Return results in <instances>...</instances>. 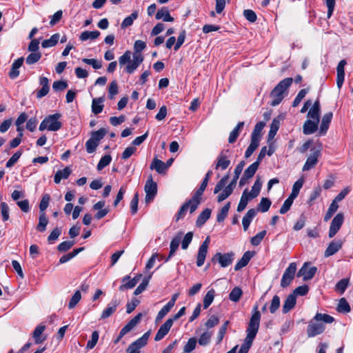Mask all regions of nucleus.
Segmentation results:
<instances>
[{"label":"nucleus","mask_w":353,"mask_h":353,"mask_svg":"<svg viewBox=\"0 0 353 353\" xmlns=\"http://www.w3.org/2000/svg\"><path fill=\"white\" fill-rule=\"evenodd\" d=\"M293 82L292 78H285L281 81L270 92L268 103L272 107L280 104L288 94V89Z\"/></svg>","instance_id":"f03ea898"},{"label":"nucleus","mask_w":353,"mask_h":353,"mask_svg":"<svg viewBox=\"0 0 353 353\" xmlns=\"http://www.w3.org/2000/svg\"><path fill=\"white\" fill-rule=\"evenodd\" d=\"M332 113L331 112L326 113L322 119L321 123L319 128V133L322 135L325 134L329 128V125L332 119Z\"/></svg>","instance_id":"4be33fe9"},{"label":"nucleus","mask_w":353,"mask_h":353,"mask_svg":"<svg viewBox=\"0 0 353 353\" xmlns=\"http://www.w3.org/2000/svg\"><path fill=\"white\" fill-rule=\"evenodd\" d=\"M107 133V130L104 128H101L97 131H94L91 133V139L99 143Z\"/></svg>","instance_id":"de8ad7c7"},{"label":"nucleus","mask_w":353,"mask_h":353,"mask_svg":"<svg viewBox=\"0 0 353 353\" xmlns=\"http://www.w3.org/2000/svg\"><path fill=\"white\" fill-rule=\"evenodd\" d=\"M141 276H142V275L139 274V275L135 276L134 278H133L132 279L128 281V282H127V281L130 279V276H126L123 277L122 279V282L123 283V284H122L119 287V290L123 291L125 289L133 288L137 285V283L139 281Z\"/></svg>","instance_id":"a211bd4d"},{"label":"nucleus","mask_w":353,"mask_h":353,"mask_svg":"<svg viewBox=\"0 0 353 353\" xmlns=\"http://www.w3.org/2000/svg\"><path fill=\"white\" fill-rule=\"evenodd\" d=\"M234 185L233 183H229L223 190V191L218 196V202H222L226 199L233 192Z\"/></svg>","instance_id":"72a5a7b5"},{"label":"nucleus","mask_w":353,"mask_h":353,"mask_svg":"<svg viewBox=\"0 0 353 353\" xmlns=\"http://www.w3.org/2000/svg\"><path fill=\"white\" fill-rule=\"evenodd\" d=\"M81 299V292L79 290H77L69 301V303H68L69 309L74 308L77 305V304L80 301Z\"/></svg>","instance_id":"864d4df0"},{"label":"nucleus","mask_w":353,"mask_h":353,"mask_svg":"<svg viewBox=\"0 0 353 353\" xmlns=\"http://www.w3.org/2000/svg\"><path fill=\"white\" fill-rule=\"evenodd\" d=\"M349 280L347 279H343L336 283L335 290L341 293H343L347 288Z\"/></svg>","instance_id":"e2e57ef3"},{"label":"nucleus","mask_w":353,"mask_h":353,"mask_svg":"<svg viewBox=\"0 0 353 353\" xmlns=\"http://www.w3.org/2000/svg\"><path fill=\"white\" fill-rule=\"evenodd\" d=\"M344 221V216L342 213H338L332 219L329 230L328 236L334 237L340 230Z\"/></svg>","instance_id":"9b49d317"},{"label":"nucleus","mask_w":353,"mask_h":353,"mask_svg":"<svg viewBox=\"0 0 353 353\" xmlns=\"http://www.w3.org/2000/svg\"><path fill=\"white\" fill-rule=\"evenodd\" d=\"M256 214V210L255 209H250L246 214L244 215L242 219V224L243 230L246 231L252 222V219Z\"/></svg>","instance_id":"393cba45"},{"label":"nucleus","mask_w":353,"mask_h":353,"mask_svg":"<svg viewBox=\"0 0 353 353\" xmlns=\"http://www.w3.org/2000/svg\"><path fill=\"white\" fill-rule=\"evenodd\" d=\"M307 93V90L306 89H302L301 90L299 93L297 94L296 97H295L292 106L295 108L298 107V105L300 104L303 99L305 97L306 94Z\"/></svg>","instance_id":"13d9d810"},{"label":"nucleus","mask_w":353,"mask_h":353,"mask_svg":"<svg viewBox=\"0 0 353 353\" xmlns=\"http://www.w3.org/2000/svg\"><path fill=\"white\" fill-rule=\"evenodd\" d=\"M151 276L152 275L150 274L148 277L144 278L142 283L135 289L134 292V295L140 294L146 289Z\"/></svg>","instance_id":"3c124183"},{"label":"nucleus","mask_w":353,"mask_h":353,"mask_svg":"<svg viewBox=\"0 0 353 353\" xmlns=\"http://www.w3.org/2000/svg\"><path fill=\"white\" fill-rule=\"evenodd\" d=\"M312 153L307 157L303 167V171H307L314 168L317 162L318 158L320 156V150L316 149H312Z\"/></svg>","instance_id":"4468645a"},{"label":"nucleus","mask_w":353,"mask_h":353,"mask_svg":"<svg viewBox=\"0 0 353 353\" xmlns=\"http://www.w3.org/2000/svg\"><path fill=\"white\" fill-rule=\"evenodd\" d=\"M196 345V339L194 337L189 339L187 343L183 347V351L185 352H190L194 350Z\"/></svg>","instance_id":"0e129e2a"},{"label":"nucleus","mask_w":353,"mask_h":353,"mask_svg":"<svg viewBox=\"0 0 353 353\" xmlns=\"http://www.w3.org/2000/svg\"><path fill=\"white\" fill-rule=\"evenodd\" d=\"M158 20L162 19L163 21L172 22L174 18L170 16L168 9L166 7H163L159 10L155 16Z\"/></svg>","instance_id":"bb28decb"},{"label":"nucleus","mask_w":353,"mask_h":353,"mask_svg":"<svg viewBox=\"0 0 353 353\" xmlns=\"http://www.w3.org/2000/svg\"><path fill=\"white\" fill-rule=\"evenodd\" d=\"M138 17V11H134L130 16L124 19L121 23V28H126L132 25L134 21Z\"/></svg>","instance_id":"58836bf2"},{"label":"nucleus","mask_w":353,"mask_h":353,"mask_svg":"<svg viewBox=\"0 0 353 353\" xmlns=\"http://www.w3.org/2000/svg\"><path fill=\"white\" fill-rule=\"evenodd\" d=\"M99 340V333L97 331H94L92 333L91 339L89 340L86 345V348L88 350L92 349L97 345Z\"/></svg>","instance_id":"052dcab7"},{"label":"nucleus","mask_w":353,"mask_h":353,"mask_svg":"<svg viewBox=\"0 0 353 353\" xmlns=\"http://www.w3.org/2000/svg\"><path fill=\"white\" fill-rule=\"evenodd\" d=\"M111 161H112V157L110 155H109V154L105 155L100 159V161L97 165V170H103L105 167H106L107 165H108L110 163Z\"/></svg>","instance_id":"bf43d9fd"},{"label":"nucleus","mask_w":353,"mask_h":353,"mask_svg":"<svg viewBox=\"0 0 353 353\" xmlns=\"http://www.w3.org/2000/svg\"><path fill=\"white\" fill-rule=\"evenodd\" d=\"M209 243L210 237L208 236L199 248L196 259V265L198 267H201L204 264L205 259L208 253Z\"/></svg>","instance_id":"ddd939ff"},{"label":"nucleus","mask_w":353,"mask_h":353,"mask_svg":"<svg viewBox=\"0 0 353 353\" xmlns=\"http://www.w3.org/2000/svg\"><path fill=\"white\" fill-rule=\"evenodd\" d=\"M294 199H295L294 197H291V196H289L288 198L284 201L281 208H280L279 212L281 214H285L290 210Z\"/></svg>","instance_id":"6e6d98bb"},{"label":"nucleus","mask_w":353,"mask_h":353,"mask_svg":"<svg viewBox=\"0 0 353 353\" xmlns=\"http://www.w3.org/2000/svg\"><path fill=\"white\" fill-rule=\"evenodd\" d=\"M61 117L59 113H55L50 115L43 119L39 125V130H48L50 131H57L61 128V123L59 121Z\"/></svg>","instance_id":"423d86ee"},{"label":"nucleus","mask_w":353,"mask_h":353,"mask_svg":"<svg viewBox=\"0 0 353 353\" xmlns=\"http://www.w3.org/2000/svg\"><path fill=\"white\" fill-rule=\"evenodd\" d=\"M317 271L315 266L310 267L308 263H305L299 270L297 276H302L304 281L310 280L313 278Z\"/></svg>","instance_id":"f8f14e48"},{"label":"nucleus","mask_w":353,"mask_h":353,"mask_svg":"<svg viewBox=\"0 0 353 353\" xmlns=\"http://www.w3.org/2000/svg\"><path fill=\"white\" fill-rule=\"evenodd\" d=\"M234 252H228L222 254L216 253L212 258V263H219L221 268H226L231 265L234 261Z\"/></svg>","instance_id":"6e6552de"},{"label":"nucleus","mask_w":353,"mask_h":353,"mask_svg":"<svg viewBox=\"0 0 353 353\" xmlns=\"http://www.w3.org/2000/svg\"><path fill=\"white\" fill-rule=\"evenodd\" d=\"M230 164V161L227 159L225 157L221 156L219 158L216 169L221 168V170H225Z\"/></svg>","instance_id":"338daca9"},{"label":"nucleus","mask_w":353,"mask_h":353,"mask_svg":"<svg viewBox=\"0 0 353 353\" xmlns=\"http://www.w3.org/2000/svg\"><path fill=\"white\" fill-rule=\"evenodd\" d=\"M319 112H308L307 120L303 126V132L305 135L314 133L317 129L320 121Z\"/></svg>","instance_id":"39448f33"},{"label":"nucleus","mask_w":353,"mask_h":353,"mask_svg":"<svg viewBox=\"0 0 353 353\" xmlns=\"http://www.w3.org/2000/svg\"><path fill=\"white\" fill-rule=\"evenodd\" d=\"M265 234H266L265 230H263V231L259 232L254 236L251 238V240H250L251 243L255 246L259 245L261 243V241L263 240V239L264 238V236H265Z\"/></svg>","instance_id":"680f3d73"},{"label":"nucleus","mask_w":353,"mask_h":353,"mask_svg":"<svg viewBox=\"0 0 353 353\" xmlns=\"http://www.w3.org/2000/svg\"><path fill=\"white\" fill-rule=\"evenodd\" d=\"M212 333L210 331H205L204 332L199 339V343L200 345H207L210 341V339L212 337Z\"/></svg>","instance_id":"8fccbe9b"},{"label":"nucleus","mask_w":353,"mask_h":353,"mask_svg":"<svg viewBox=\"0 0 353 353\" xmlns=\"http://www.w3.org/2000/svg\"><path fill=\"white\" fill-rule=\"evenodd\" d=\"M72 172V170L69 167L65 168L63 170H58L54 177L55 183L59 184L61 179H65L69 177Z\"/></svg>","instance_id":"cd10ccee"},{"label":"nucleus","mask_w":353,"mask_h":353,"mask_svg":"<svg viewBox=\"0 0 353 353\" xmlns=\"http://www.w3.org/2000/svg\"><path fill=\"white\" fill-rule=\"evenodd\" d=\"M39 83L41 88L37 90V98H42L48 93L50 90L48 79L45 77H40Z\"/></svg>","instance_id":"aec40b11"},{"label":"nucleus","mask_w":353,"mask_h":353,"mask_svg":"<svg viewBox=\"0 0 353 353\" xmlns=\"http://www.w3.org/2000/svg\"><path fill=\"white\" fill-rule=\"evenodd\" d=\"M150 168L155 170L159 174H163L168 169V165L162 161L154 158L150 164Z\"/></svg>","instance_id":"5701e85b"},{"label":"nucleus","mask_w":353,"mask_h":353,"mask_svg":"<svg viewBox=\"0 0 353 353\" xmlns=\"http://www.w3.org/2000/svg\"><path fill=\"white\" fill-rule=\"evenodd\" d=\"M215 292L213 289L210 290L203 298V307L207 309L211 303L213 302L214 299Z\"/></svg>","instance_id":"a19ab883"},{"label":"nucleus","mask_w":353,"mask_h":353,"mask_svg":"<svg viewBox=\"0 0 353 353\" xmlns=\"http://www.w3.org/2000/svg\"><path fill=\"white\" fill-rule=\"evenodd\" d=\"M173 323L171 319H167L166 321L160 327L155 337L154 341H161L170 331Z\"/></svg>","instance_id":"2eb2a0df"},{"label":"nucleus","mask_w":353,"mask_h":353,"mask_svg":"<svg viewBox=\"0 0 353 353\" xmlns=\"http://www.w3.org/2000/svg\"><path fill=\"white\" fill-rule=\"evenodd\" d=\"M50 195L48 194H46L43 196L41 201L39 204V210H40V214L41 212H44V211L48 208L50 201Z\"/></svg>","instance_id":"774afa93"},{"label":"nucleus","mask_w":353,"mask_h":353,"mask_svg":"<svg viewBox=\"0 0 353 353\" xmlns=\"http://www.w3.org/2000/svg\"><path fill=\"white\" fill-rule=\"evenodd\" d=\"M280 307V298L277 295H274L272 298V300L271 301L270 307V311L272 314L275 313V312Z\"/></svg>","instance_id":"69168bd1"},{"label":"nucleus","mask_w":353,"mask_h":353,"mask_svg":"<svg viewBox=\"0 0 353 353\" xmlns=\"http://www.w3.org/2000/svg\"><path fill=\"white\" fill-rule=\"evenodd\" d=\"M337 310L339 312H349L350 311V306L347 302L345 299L342 298L340 299L337 306Z\"/></svg>","instance_id":"4d7b16f0"},{"label":"nucleus","mask_w":353,"mask_h":353,"mask_svg":"<svg viewBox=\"0 0 353 353\" xmlns=\"http://www.w3.org/2000/svg\"><path fill=\"white\" fill-rule=\"evenodd\" d=\"M150 334V331L145 332L141 337L134 341L128 347L134 350L139 351L141 347H144L147 344Z\"/></svg>","instance_id":"f3484780"},{"label":"nucleus","mask_w":353,"mask_h":353,"mask_svg":"<svg viewBox=\"0 0 353 353\" xmlns=\"http://www.w3.org/2000/svg\"><path fill=\"white\" fill-rule=\"evenodd\" d=\"M250 199L251 198L248 192V190L245 189L241 195L239 203L237 207V211L242 212L244 210L248 205L249 199Z\"/></svg>","instance_id":"7c9ffc66"},{"label":"nucleus","mask_w":353,"mask_h":353,"mask_svg":"<svg viewBox=\"0 0 353 353\" xmlns=\"http://www.w3.org/2000/svg\"><path fill=\"white\" fill-rule=\"evenodd\" d=\"M84 248H80L74 250L72 252H70L65 255L62 256L59 259L60 263H64L70 259H72L73 257H74L76 255H77L80 252H81Z\"/></svg>","instance_id":"c03bdc74"},{"label":"nucleus","mask_w":353,"mask_h":353,"mask_svg":"<svg viewBox=\"0 0 353 353\" xmlns=\"http://www.w3.org/2000/svg\"><path fill=\"white\" fill-rule=\"evenodd\" d=\"M183 236L182 232L178 233L171 241L170 242V251L168 258L165 259V261H168L174 254L176 250L178 249L179 244L181 241V238Z\"/></svg>","instance_id":"412c9836"},{"label":"nucleus","mask_w":353,"mask_h":353,"mask_svg":"<svg viewBox=\"0 0 353 353\" xmlns=\"http://www.w3.org/2000/svg\"><path fill=\"white\" fill-rule=\"evenodd\" d=\"M41 58V53L40 52H31L26 59V62L28 65H32L38 62Z\"/></svg>","instance_id":"37998d69"},{"label":"nucleus","mask_w":353,"mask_h":353,"mask_svg":"<svg viewBox=\"0 0 353 353\" xmlns=\"http://www.w3.org/2000/svg\"><path fill=\"white\" fill-rule=\"evenodd\" d=\"M260 319V312L258 310L257 306H255L254 308V312L250 320L249 325L246 330L247 336L245 339L244 343L239 351V353H248L258 332Z\"/></svg>","instance_id":"f257e3e1"},{"label":"nucleus","mask_w":353,"mask_h":353,"mask_svg":"<svg viewBox=\"0 0 353 353\" xmlns=\"http://www.w3.org/2000/svg\"><path fill=\"white\" fill-rule=\"evenodd\" d=\"M261 186L262 182L260 177L258 176L252 188L251 192L248 193L251 199H254L259 195Z\"/></svg>","instance_id":"c9c22d12"},{"label":"nucleus","mask_w":353,"mask_h":353,"mask_svg":"<svg viewBox=\"0 0 353 353\" xmlns=\"http://www.w3.org/2000/svg\"><path fill=\"white\" fill-rule=\"evenodd\" d=\"M320 104L319 100L307 99L301 110H319Z\"/></svg>","instance_id":"c756f323"},{"label":"nucleus","mask_w":353,"mask_h":353,"mask_svg":"<svg viewBox=\"0 0 353 353\" xmlns=\"http://www.w3.org/2000/svg\"><path fill=\"white\" fill-rule=\"evenodd\" d=\"M230 208V203L228 202L221 210V211L217 214L216 220L218 222L221 223L224 221L225 217L227 216L229 210Z\"/></svg>","instance_id":"a18cd8bd"},{"label":"nucleus","mask_w":353,"mask_h":353,"mask_svg":"<svg viewBox=\"0 0 353 353\" xmlns=\"http://www.w3.org/2000/svg\"><path fill=\"white\" fill-rule=\"evenodd\" d=\"M211 214V210L209 208L205 209L198 216L196 219V225L201 227L203 225L207 220L209 219Z\"/></svg>","instance_id":"2f4dec72"},{"label":"nucleus","mask_w":353,"mask_h":353,"mask_svg":"<svg viewBox=\"0 0 353 353\" xmlns=\"http://www.w3.org/2000/svg\"><path fill=\"white\" fill-rule=\"evenodd\" d=\"M46 329V326L43 325H38L34 331L33 332V338L35 340V343L37 344L41 343L43 341L46 340V337L42 336V334Z\"/></svg>","instance_id":"c85d7f7f"},{"label":"nucleus","mask_w":353,"mask_h":353,"mask_svg":"<svg viewBox=\"0 0 353 353\" xmlns=\"http://www.w3.org/2000/svg\"><path fill=\"white\" fill-rule=\"evenodd\" d=\"M245 165V162L243 161H241L235 168L234 169V176L232 179V181L230 182V183H233L234 186H236V181L239 179L243 167Z\"/></svg>","instance_id":"5fc2aeb1"},{"label":"nucleus","mask_w":353,"mask_h":353,"mask_svg":"<svg viewBox=\"0 0 353 353\" xmlns=\"http://www.w3.org/2000/svg\"><path fill=\"white\" fill-rule=\"evenodd\" d=\"M144 190L145 192V201L148 203H150L153 201L157 193V183L153 181L152 176L148 179L144 187Z\"/></svg>","instance_id":"1a4fd4ad"},{"label":"nucleus","mask_w":353,"mask_h":353,"mask_svg":"<svg viewBox=\"0 0 353 353\" xmlns=\"http://www.w3.org/2000/svg\"><path fill=\"white\" fill-rule=\"evenodd\" d=\"M303 183L304 180L303 179H299L294 183L292 192L290 195L291 197H294V199L297 197L300 190L303 187Z\"/></svg>","instance_id":"79ce46f5"},{"label":"nucleus","mask_w":353,"mask_h":353,"mask_svg":"<svg viewBox=\"0 0 353 353\" xmlns=\"http://www.w3.org/2000/svg\"><path fill=\"white\" fill-rule=\"evenodd\" d=\"M201 199L199 197H196L195 196H193L191 199H190L188 201L185 203L180 208L179 211L178 212L176 217V221H179L180 219L183 218L188 210H190V213H193L196 208H198L199 205L201 203Z\"/></svg>","instance_id":"0eeeda50"},{"label":"nucleus","mask_w":353,"mask_h":353,"mask_svg":"<svg viewBox=\"0 0 353 353\" xmlns=\"http://www.w3.org/2000/svg\"><path fill=\"white\" fill-rule=\"evenodd\" d=\"M111 305H109L103 311L101 316V319H105L108 318L116 311L117 307L118 305L117 301H113L111 303Z\"/></svg>","instance_id":"ea45409f"},{"label":"nucleus","mask_w":353,"mask_h":353,"mask_svg":"<svg viewBox=\"0 0 353 353\" xmlns=\"http://www.w3.org/2000/svg\"><path fill=\"white\" fill-rule=\"evenodd\" d=\"M254 253L253 252L247 251L245 252L241 259L236 263L234 266V270L239 271L243 267L246 266L250 259L253 257Z\"/></svg>","instance_id":"6ab92c4d"},{"label":"nucleus","mask_w":353,"mask_h":353,"mask_svg":"<svg viewBox=\"0 0 353 353\" xmlns=\"http://www.w3.org/2000/svg\"><path fill=\"white\" fill-rule=\"evenodd\" d=\"M143 61V56L139 53H134L132 60H131V52L129 50L125 52V53L119 58L120 66L128 63L125 68V71L128 74L133 73Z\"/></svg>","instance_id":"20e7f679"},{"label":"nucleus","mask_w":353,"mask_h":353,"mask_svg":"<svg viewBox=\"0 0 353 353\" xmlns=\"http://www.w3.org/2000/svg\"><path fill=\"white\" fill-rule=\"evenodd\" d=\"M271 204V201L269 199L263 197L259 204V210L265 212L270 209Z\"/></svg>","instance_id":"603ef678"},{"label":"nucleus","mask_w":353,"mask_h":353,"mask_svg":"<svg viewBox=\"0 0 353 353\" xmlns=\"http://www.w3.org/2000/svg\"><path fill=\"white\" fill-rule=\"evenodd\" d=\"M259 165V163L254 162L245 170L243 175L248 179H251L256 173Z\"/></svg>","instance_id":"49530a36"},{"label":"nucleus","mask_w":353,"mask_h":353,"mask_svg":"<svg viewBox=\"0 0 353 353\" xmlns=\"http://www.w3.org/2000/svg\"><path fill=\"white\" fill-rule=\"evenodd\" d=\"M60 35L59 33L52 34L50 39L44 40L41 43V46L43 48H50L54 46L59 39Z\"/></svg>","instance_id":"473e14b6"},{"label":"nucleus","mask_w":353,"mask_h":353,"mask_svg":"<svg viewBox=\"0 0 353 353\" xmlns=\"http://www.w3.org/2000/svg\"><path fill=\"white\" fill-rule=\"evenodd\" d=\"M343 242L341 240L332 241L328 245L327 249L325 251L324 256L329 257L334 255L342 248Z\"/></svg>","instance_id":"dca6fc26"},{"label":"nucleus","mask_w":353,"mask_h":353,"mask_svg":"<svg viewBox=\"0 0 353 353\" xmlns=\"http://www.w3.org/2000/svg\"><path fill=\"white\" fill-rule=\"evenodd\" d=\"M243 292L239 287H235L232 289L229 294V298L232 301L237 302L242 296Z\"/></svg>","instance_id":"09e8293b"},{"label":"nucleus","mask_w":353,"mask_h":353,"mask_svg":"<svg viewBox=\"0 0 353 353\" xmlns=\"http://www.w3.org/2000/svg\"><path fill=\"white\" fill-rule=\"evenodd\" d=\"M23 61H24L23 57H20L18 59H17L16 61H14V62L12 63L11 70L9 72V77L11 79H15L19 76V69L22 65Z\"/></svg>","instance_id":"a878e982"},{"label":"nucleus","mask_w":353,"mask_h":353,"mask_svg":"<svg viewBox=\"0 0 353 353\" xmlns=\"http://www.w3.org/2000/svg\"><path fill=\"white\" fill-rule=\"evenodd\" d=\"M296 298L295 297V294H289L283 305V312L284 314L288 313L290 310H291L296 305Z\"/></svg>","instance_id":"b1692460"},{"label":"nucleus","mask_w":353,"mask_h":353,"mask_svg":"<svg viewBox=\"0 0 353 353\" xmlns=\"http://www.w3.org/2000/svg\"><path fill=\"white\" fill-rule=\"evenodd\" d=\"M334 318L326 314L317 313L315 316L309 322L307 334L308 337H314L321 334L325 330V323H331Z\"/></svg>","instance_id":"7ed1b4c3"},{"label":"nucleus","mask_w":353,"mask_h":353,"mask_svg":"<svg viewBox=\"0 0 353 353\" xmlns=\"http://www.w3.org/2000/svg\"><path fill=\"white\" fill-rule=\"evenodd\" d=\"M48 223V219L45 212H41L39 218V223L37 226V230L41 232H44Z\"/></svg>","instance_id":"4c0bfd02"},{"label":"nucleus","mask_w":353,"mask_h":353,"mask_svg":"<svg viewBox=\"0 0 353 353\" xmlns=\"http://www.w3.org/2000/svg\"><path fill=\"white\" fill-rule=\"evenodd\" d=\"M243 125H244V122H239L236 125L235 128L230 132L229 138H228V141L230 143H232L236 140V139L239 134V132L243 128Z\"/></svg>","instance_id":"e433bc0d"},{"label":"nucleus","mask_w":353,"mask_h":353,"mask_svg":"<svg viewBox=\"0 0 353 353\" xmlns=\"http://www.w3.org/2000/svg\"><path fill=\"white\" fill-rule=\"evenodd\" d=\"M296 270V264L294 262L291 263L288 268L285 270L281 281V286L286 288L288 286L294 277V274Z\"/></svg>","instance_id":"9d476101"},{"label":"nucleus","mask_w":353,"mask_h":353,"mask_svg":"<svg viewBox=\"0 0 353 353\" xmlns=\"http://www.w3.org/2000/svg\"><path fill=\"white\" fill-rule=\"evenodd\" d=\"M100 35V32L97 30L95 31H84L83 32L79 39L82 41H87L88 39H95Z\"/></svg>","instance_id":"f704fd0d"}]
</instances>
